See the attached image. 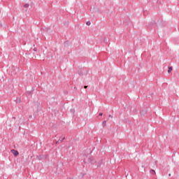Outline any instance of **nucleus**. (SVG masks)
Wrapping results in <instances>:
<instances>
[{
	"mask_svg": "<svg viewBox=\"0 0 179 179\" xmlns=\"http://www.w3.org/2000/svg\"><path fill=\"white\" fill-rule=\"evenodd\" d=\"M150 174H152V176H155V174H156V171L153 169H151L150 171Z\"/></svg>",
	"mask_w": 179,
	"mask_h": 179,
	"instance_id": "39448f33",
	"label": "nucleus"
},
{
	"mask_svg": "<svg viewBox=\"0 0 179 179\" xmlns=\"http://www.w3.org/2000/svg\"><path fill=\"white\" fill-rule=\"evenodd\" d=\"M85 174L82 173V177H84Z\"/></svg>",
	"mask_w": 179,
	"mask_h": 179,
	"instance_id": "4be33fe9",
	"label": "nucleus"
},
{
	"mask_svg": "<svg viewBox=\"0 0 179 179\" xmlns=\"http://www.w3.org/2000/svg\"><path fill=\"white\" fill-rule=\"evenodd\" d=\"M80 75H83V73H80Z\"/></svg>",
	"mask_w": 179,
	"mask_h": 179,
	"instance_id": "a878e982",
	"label": "nucleus"
},
{
	"mask_svg": "<svg viewBox=\"0 0 179 179\" xmlns=\"http://www.w3.org/2000/svg\"><path fill=\"white\" fill-rule=\"evenodd\" d=\"M83 162L84 163H92V164H94V159L92 157V152L84 156Z\"/></svg>",
	"mask_w": 179,
	"mask_h": 179,
	"instance_id": "f257e3e1",
	"label": "nucleus"
},
{
	"mask_svg": "<svg viewBox=\"0 0 179 179\" xmlns=\"http://www.w3.org/2000/svg\"><path fill=\"white\" fill-rule=\"evenodd\" d=\"M69 179H72V178H69Z\"/></svg>",
	"mask_w": 179,
	"mask_h": 179,
	"instance_id": "bb28decb",
	"label": "nucleus"
},
{
	"mask_svg": "<svg viewBox=\"0 0 179 179\" xmlns=\"http://www.w3.org/2000/svg\"><path fill=\"white\" fill-rule=\"evenodd\" d=\"M169 177H171V173H169Z\"/></svg>",
	"mask_w": 179,
	"mask_h": 179,
	"instance_id": "aec40b11",
	"label": "nucleus"
},
{
	"mask_svg": "<svg viewBox=\"0 0 179 179\" xmlns=\"http://www.w3.org/2000/svg\"><path fill=\"white\" fill-rule=\"evenodd\" d=\"M171 71H173V67L171 66L169 67L168 73H171Z\"/></svg>",
	"mask_w": 179,
	"mask_h": 179,
	"instance_id": "1a4fd4ad",
	"label": "nucleus"
},
{
	"mask_svg": "<svg viewBox=\"0 0 179 179\" xmlns=\"http://www.w3.org/2000/svg\"><path fill=\"white\" fill-rule=\"evenodd\" d=\"M84 89H87V85H85Z\"/></svg>",
	"mask_w": 179,
	"mask_h": 179,
	"instance_id": "f3484780",
	"label": "nucleus"
},
{
	"mask_svg": "<svg viewBox=\"0 0 179 179\" xmlns=\"http://www.w3.org/2000/svg\"><path fill=\"white\" fill-rule=\"evenodd\" d=\"M46 157H47V156L41 155L37 156V157H36V159H37L38 160H43V159H46Z\"/></svg>",
	"mask_w": 179,
	"mask_h": 179,
	"instance_id": "7ed1b4c3",
	"label": "nucleus"
},
{
	"mask_svg": "<svg viewBox=\"0 0 179 179\" xmlns=\"http://www.w3.org/2000/svg\"><path fill=\"white\" fill-rule=\"evenodd\" d=\"M99 115H100V116L103 115V113H100L99 114Z\"/></svg>",
	"mask_w": 179,
	"mask_h": 179,
	"instance_id": "a211bd4d",
	"label": "nucleus"
},
{
	"mask_svg": "<svg viewBox=\"0 0 179 179\" xmlns=\"http://www.w3.org/2000/svg\"><path fill=\"white\" fill-rule=\"evenodd\" d=\"M20 101H21V99H20V98H19V97H17V98L15 99V103H20Z\"/></svg>",
	"mask_w": 179,
	"mask_h": 179,
	"instance_id": "6e6552de",
	"label": "nucleus"
},
{
	"mask_svg": "<svg viewBox=\"0 0 179 179\" xmlns=\"http://www.w3.org/2000/svg\"><path fill=\"white\" fill-rule=\"evenodd\" d=\"M109 118H113V116H111V115H109Z\"/></svg>",
	"mask_w": 179,
	"mask_h": 179,
	"instance_id": "6ab92c4d",
	"label": "nucleus"
},
{
	"mask_svg": "<svg viewBox=\"0 0 179 179\" xmlns=\"http://www.w3.org/2000/svg\"><path fill=\"white\" fill-rule=\"evenodd\" d=\"M29 3H25L24 5V8H29Z\"/></svg>",
	"mask_w": 179,
	"mask_h": 179,
	"instance_id": "f8f14e48",
	"label": "nucleus"
},
{
	"mask_svg": "<svg viewBox=\"0 0 179 179\" xmlns=\"http://www.w3.org/2000/svg\"><path fill=\"white\" fill-rule=\"evenodd\" d=\"M145 114H146V109L143 110L141 112V115H142V117H143V115H145Z\"/></svg>",
	"mask_w": 179,
	"mask_h": 179,
	"instance_id": "20e7f679",
	"label": "nucleus"
},
{
	"mask_svg": "<svg viewBox=\"0 0 179 179\" xmlns=\"http://www.w3.org/2000/svg\"><path fill=\"white\" fill-rule=\"evenodd\" d=\"M36 113H38V110H37Z\"/></svg>",
	"mask_w": 179,
	"mask_h": 179,
	"instance_id": "b1692460",
	"label": "nucleus"
},
{
	"mask_svg": "<svg viewBox=\"0 0 179 179\" xmlns=\"http://www.w3.org/2000/svg\"><path fill=\"white\" fill-rule=\"evenodd\" d=\"M11 152L15 156V157H16L17 156H19V151L16 150H11Z\"/></svg>",
	"mask_w": 179,
	"mask_h": 179,
	"instance_id": "f03ea898",
	"label": "nucleus"
},
{
	"mask_svg": "<svg viewBox=\"0 0 179 179\" xmlns=\"http://www.w3.org/2000/svg\"><path fill=\"white\" fill-rule=\"evenodd\" d=\"M86 24H87V26H90V24H92V22H90V21H87L86 22Z\"/></svg>",
	"mask_w": 179,
	"mask_h": 179,
	"instance_id": "9b49d317",
	"label": "nucleus"
},
{
	"mask_svg": "<svg viewBox=\"0 0 179 179\" xmlns=\"http://www.w3.org/2000/svg\"><path fill=\"white\" fill-rule=\"evenodd\" d=\"M46 31H48L50 30V28H45Z\"/></svg>",
	"mask_w": 179,
	"mask_h": 179,
	"instance_id": "dca6fc26",
	"label": "nucleus"
},
{
	"mask_svg": "<svg viewBox=\"0 0 179 179\" xmlns=\"http://www.w3.org/2000/svg\"><path fill=\"white\" fill-rule=\"evenodd\" d=\"M36 114H37L36 113H35L34 114V115H36Z\"/></svg>",
	"mask_w": 179,
	"mask_h": 179,
	"instance_id": "5701e85b",
	"label": "nucleus"
},
{
	"mask_svg": "<svg viewBox=\"0 0 179 179\" xmlns=\"http://www.w3.org/2000/svg\"><path fill=\"white\" fill-rule=\"evenodd\" d=\"M33 92H34V87H32L31 90L27 92V94H31V93H33Z\"/></svg>",
	"mask_w": 179,
	"mask_h": 179,
	"instance_id": "423d86ee",
	"label": "nucleus"
},
{
	"mask_svg": "<svg viewBox=\"0 0 179 179\" xmlns=\"http://www.w3.org/2000/svg\"><path fill=\"white\" fill-rule=\"evenodd\" d=\"M103 164V159H101L100 162L98 163L97 167H100Z\"/></svg>",
	"mask_w": 179,
	"mask_h": 179,
	"instance_id": "0eeeda50",
	"label": "nucleus"
},
{
	"mask_svg": "<svg viewBox=\"0 0 179 179\" xmlns=\"http://www.w3.org/2000/svg\"><path fill=\"white\" fill-rule=\"evenodd\" d=\"M70 112L72 113V114L75 113V109H71Z\"/></svg>",
	"mask_w": 179,
	"mask_h": 179,
	"instance_id": "ddd939ff",
	"label": "nucleus"
},
{
	"mask_svg": "<svg viewBox=\"0 0 179 179\" xmlns=\"http://www.w3.org/2000/svg\"><path fill=\"white\" fill-rule=\"evenodd\" d=\"M34 51L35 52H37V48H34Z\"/></svg>",
	"mask_w": 179,
	"mask_h": 179,
	"instance_id": "2eb2a0df",
	"label": "nucleus"
},
{
	"mask_svg": "<svg viewBox=\"0 0 179 179\" xmlns=\"http://www.w3.org/2000/svg\"><path fill=\"white\" fill-rule=\"evenodd\" d=\"M64 140H65V137H63V138H62V140H60L61 143H62V142H64Z\"/></svg>",
	"mask_w": 179,
	"mask_h": 179,
	"instance_id": "4468645a",
	"label": "nucleus"
},
{
	"mask_svg": "<svg viewBox=\"0 0 179 179\" xmlns=\"http://www.w3.org/2000/svg\"><path fill=\"white\" fill-rule=\"evenodd\" d=\"M13 120H16V117H13Z\"/></svg>",
	"mask_w": 179,
	"mask_h": 179,
	"instance_id": "412c9836",
	"label": "nucleus"
},
{
	"mask_svg": "<svg viewBox=\"0 0 179 179\" xmlns=\"http://www.w3.org/2000/svg\"><path fill=\"white\" fill-rule=\"evenodd\" d=\"M102 125H103V127H106V125H107V121L104 120V121L102 122Z\"/></svg>",
	"mask_w": 179,
	"mask_h": 179,
	"instance_id": "9d476101",
	"label": "nucleus"
},
{
	"mask_svg": "<svg viewBox=\"0 0 179 179\" xmlns=\"http://www.w3.org/2000/svg\"><path fill=\"white\" fill-rule=\"evenodd\" d=\"M0 26H2V24H0Z\"/></svg>",
	"mask_w": 179,
	"mask_h": 179,
	"instance_id": "393cba45",
	"label": "nucleus"
}]
</instances>
